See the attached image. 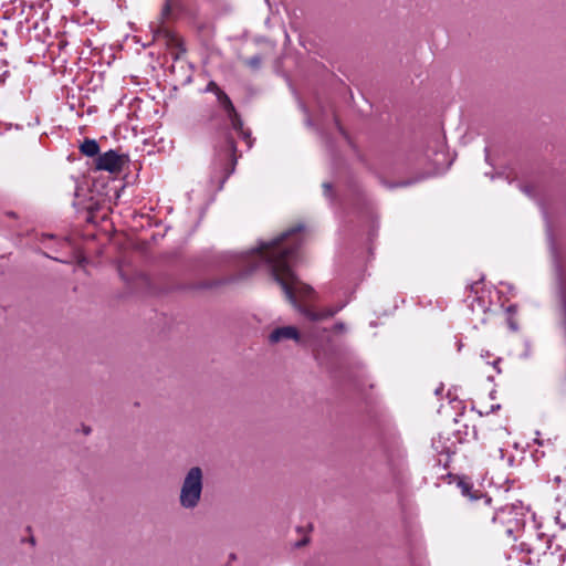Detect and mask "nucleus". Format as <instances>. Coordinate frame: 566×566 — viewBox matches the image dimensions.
<instances>
[{
  "instance_id": "obj_21",
  "label": "nucleus",
  "mask_w": 566,
  "mask_h": 566,
  "mask_svg": "<svg viewBox=\"0 0 566 566\" xmlns=\"http://www.w3.org/2000/svg\"><path fill=\"white\" fill-rule=\"evenodd\" d=\"M554 481H555L556 483H560L562 479H560V476H559V475H557V476H555Z\"/></svg>"
},
{
  "instance_id": "obj_25",
  "label": "nucleus",
  "mask_w": 566,
  "mask_h": 566,
  "mask_svg": "<svg viewBox=\"0 0 566 566\" xmlns=\"http://www.w3.org/2000/svg\"><path fill=\"white\" fill-rule=\"evenodd\" d=\"M30 543L34 544V538L33 537H31Z\"/></svg>"
},
{
  "instance_id": "obj_4",
  "label": "nucleus",
  "mask_w": 566,
  "mask_h": 566,
  "mask_svg": "<svg viewBox=\"0 0 566 566\" xmlns=\"http://www.w3.org/2000/svg\"><path fill=\"white\" fill-rule=\"evenodd\" d=\"M458 488L463 496L468 497L473 503L482 502L485 509V516L490 518L492 523H495L497 518V512L492 507V497L481 490H474L473 483L465 476L459 478Z\"/></svg>"
},
{
  "instance_id": "obj_3",
  "label": "nucleus",
  "mask_w": 566,
  "mask_h": 566,
  "mask_svg": "<svg viewBox=\"0 0 566 566\" xmlns=\"http://www.w3.org/2000/svg\"><path fill=\"white\" fill-rule=\"evenodd\" d=\"M237 144L232 135L227 132L222 145L216 147L212 161L213 169L220 172V181L223 184L234 171L238 161Z\"/></svg>"
},
{
  "instance_id": "obj_8",
  "label": "nucleus",
  "mask_w": 566,
  "mask_h": 566,
  "mask_svg": "<svg viewBox=\"0 0 566 566\" xmlns=\"http://www.w3.org/2000/svg\"><path fill=\"white\" fill-rule=\"evenodd\" d=\"M290 339L295 340L296 343L301 340L300 332L295 326L277 327L273 329L268 336V342L271 345Z\"/></svg>"
},
{
  "instance_id": "obj_12",
  "label": "nucleus",
  "mask_w": 566,
  "mask_h": 566,
  "mask_svg": "<svg viewBox=\"0 0 566 566\" xmlns=\"http://www.w3.org/2000/svg\"><path fill=\"white\" fill-rule=\"evenodd\" d=\"M426 178H428V175H419L418 177L416 178H410V179H406V180H402V181H399L397 184H394L391 185L390 187L391 188H396V187H408V186H411V185H415L416 182H419L421 180H424Z\"/></svg>"
},
{
  "instance_id": "obj_16",
  "label": "nucleus",
  "mask_w": 566,
  "mask_h": 566,
  "mask_svg": "<svg viewBox=\"0 0 566 566\" xmlns=\"http://www.w3.org/2000/svg\"><path fill=\"white\" fill-rule=\"evenodd\" d=\"M219 118V114L216 111H212L207 119L208 124H213Z\"/></svg>"
},
{
  "instance_id": "obj_9",
  "label": "nucleus",
  "mask_w": 566,
  "mask_h": 566,
  "mask_svg": "<svg viewBox=\"0 0 566 566\" xmlns=\"http://www.w3.org/2000/svg\"><path fill=\"white\" fill-rule=\"evenodd\" d=\"M344 307V305H339V306H336V307H331V308H326V310H323V311H319V312H315V311H312V310H308V308H301L300 307V311L310 319V321H313V322H316V321H322V319H326V318H329V317H333L336 313H338L342 308Z\"/></svg>"
},
{
  "instance_id": "obj_7",
  "label": "nucleus",
  "mask_w": 566,
  "mask_h": 566,
  "mask_svg": "<svg viewBox=\"0 0 566 566\" xmlns=\"http://www.w3.org/2000/svg\"><path fill=\"white\" fill-rule=\"evenodd\" d=\"M220 109L223 112L226 118L230 124H234L238 128L241 127V116L234 107L229 95L222 90L216 96Z\"/></svg>"
},
{
  "instance_id": "obj_20",
  "label": "nucleus",
  "mask_w": 566,
  "mask_h": 566,
  "mask_svg": "<svg viewBox=\"0 0 566 566\" xmlns=\"http://www.w3.org/2000/svg\"><path fill=\"white\" fill-rule=\"evenodd\" d=\"M500 361H501V359L499 358V359L494 360L493 364H492L493 367L496 368L497 373H501V369L499 368Z\"/></svg>"
},
{
  "instance_id": "obj_10",
  "label": "nucleus",
  "mask_w": 566,
  "mask_h": 566,
  "mask_svg": "<svg viewBox=\"0 0 566 566\" xmlns=\"http://www.w3.org/2000/svg\"><path fill=\"white\" fill-rule=\"evenodd\" d=\"M80 151L87 157H97L99 155V145L95 139L86 138L80 145Z\"/></svg>"
},
{
  "instance_id": "obj_14",
  "label": "nucleus",
  "mask_w": 566,
  "mask_h": 566,
  "mask_svg": "<svg viewBox=\"0 0 566 566\" xmlns=\"http://www.w3.org/2000/svg\"><path fill=\"white\" fill-rule=\"evenodd\" d=\"M171 0H166L165 1V4L161 9V17L163 19H166L170 15V12H171Z\"/></svg>"
},
{
  "instance_id": "obj_5",
  "label": "nucleus",
  "mask_w": 566,
  "mask_h": 566,
  "mask_svg": "<svg viewBox=\"0 0 566 566\" xmlns=\"http://www.w3.org/2000/svg\"><path fill=\"white\" fill-rule=\"evenodd\" d=\"M126 156L119 155L116 150L109 149L99 154L95 159V168L108 172H119L124 168Z\"/></svg>"
},
{
  "instance_id": "obj_6",
  "label": "nucleus",
  "mask_w": 566,
  "mask_h": 566,
  "mask_svg": "<svg viewBox=\"0 0 566 566\" xmlns=\"http://www.w3.org/2000/svg\"><path fill=\"white\" fill-rule=\"evenodd\" d=\"M536 566H566V548L549 545L546 551L536 558Z\"/></svg>"
},
{
  "instance_id": "obj_19",
  "label": "nucleus",
  "mask_w": 566,
  "mask_h": 566,
  "mask_svg": "<svg viewBox=\"0 0 566 566\" xmlns=\"http://www.w3.org/2000/svg\"><path fill=\"white\" fill-rule=\"evenodd\" d=\"M521 190H522L523 192H525L526 195H528V196H531V193H532V189H531V187H528V186H523V187L521 188Z\"/></svg>"
},
{
  "instance_id": "obj_15",
  "label": "nucleus",
  "mask_w": 566,
  "mask_h": 566,
  "mask_svg": "<svg viewBox=\"0 0 566 566\" xmlns=\"http://www.w3.org/2000/svg\"><path fill=\"white\" fill-rule=\"evenodd\" d=\"M332 188H333V186H332V184H331V182H324V184H323L324 195H325L326 197H328V198H331V197H332Z\"/></svg>"
},
{
  "instance_id": "obj_22",
  "label": "nucleus",
  "mask_w": 566,
  "mask_h": 566,
  "mask_svg": "<svg viewBox=\"0 0 566 566\" xmlns=\"http://www.w3.org/2000/svg\"><path fill=\"white\" fill-rule=\"evenodd\" d=\"M497 409H500V405H496V406H492V407H491V410H492V411L497 410Z\"/></svg>"
},
{
  "instance_id": "obj_24",
  "label": "nucleus",
  "mask_w": 566,
  "mask_h": 566,
  "mask_svg": "<svg viewBox=\"0 0 566 566\" xmlns=\"http://www.w3.org/2000/svg\"><path fill=\"white\" fill-rule=\"evenodd\" d=\"M8 216L14 217L15 214H14V212H9Z\"/></svg>"
},
{
  "instance_id": "obj_1",
  "label": "nucleus",
  "mask_w": 566,
  "mask_h": 566,
  "mask_svg": "<svg viewBox=\"0 0 566 566\" xmlns=\"http://www.w3.org/2000/svg\"><path fill=\"white\" fill-rule=\"evenodd\" d=\"M303 230L302 224L294 226L270 241H260L253 250L261 260L270 266L273 280L281 286L286 298L293 306H297L295 291L311 294L313 289L302 284L295 275L292 265L296 261L302 244L295 235Z\"/></svg>"
},
{
  "instance_id": "obj_2",
  "label": "nucleus",
  "mask_w": 566,
  "mask_h": 566,
  "mask_svg": "<svg viewBox=\"0 0 566 566\" xmlns=\"http://www.w3.org/2000/svg\"><path fill=\"white\" fill-rule=\"evenodd\" d=\"M203 490V472L199 467H192L186 473L179 494V503L182 509L193 510L201 500Z\"/></svg>"
},
{
  "instance_id": "obj_11",
  "label": "nucleus",
  "mask_w": 566,
  "mask_h": 566,
  "mask_svg": "<svg viewBox=\"0 0 566 566\" xmlns=\"http://www.w3.org/2000/svg\"><path fill=\"white\" fill-rule=\"evenodd\" d=\"M232 129L235 130L239 136L247 143L248 148L250 149L253 145L254 139L251 136V132L249 129H244L243 120L241 119V127L238 128L234 124H230Z\"/></svg>"
},
{
  "instance_id": "obj_17",
  "label": "nucleus",
  "mask_w": 566,
  "mask_h": 566,
  "mask_svg": "<svg viewBox=\"0 0 566 566\" xmlns=\"http://www.w3.org/2000/svg\"><path fill=\"white\" fill-rule=\"evenodd\" d=\"M261 63V59L260 56H252L250 60H249V65L253 66V67H256L259 66V64Z\"/></svg>"
},
{
  "instance_id": "obj_23",
  "label": "nucleus",
  "mask_w": 566,
  "mask_h": 566,
  "mask_svg": "<svg viewBox=\"0 0 566 566\" xmlns=\"http://www.w3.org/2000/svg\"><path fill=\"white\" fill-rule=\"evenodd\" d=\"M90 431H91V429H90V428H87V429H85V431H84V432H85L86 434H88V433H90Z\"/></svg>"
},
{
  "instance_id": "obj_18",
  "label": "nucleus",
  "mask_w": 566,
  "mask_h": 566,
  "mask_svg": "<svg viewBox=\"0 0 566 566\" xmlns=\"http://www.w3.org/2000/svg\"><path fill=\"white\" fill-rule=\"evenodd\" d=\"M345 324L342 322H338L334 325V331L337 333L345 331Z\"/></svg>"
},
{
  "instance_id": "obj_13",
  "label": "nucleus",
  "mask_w": 566,
  "mask_h": 566,
  "mask_svg": "<svg viewBox=\"0 0 566 566\" xmlns=\"http://www.w3.org/2000/svg\"><path fill=\"white\" fill-rule=\"evenodd\" d=\"M221 91H222V88L214 81H210L207 84L206 88L203 90L205 93H213L216 96Z\"/></svg>"
}]
</instances>
